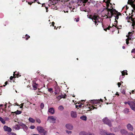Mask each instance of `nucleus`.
Listing matches in <instances>:
<instances>
[{"instance_id": "obj_1", "label": "nucleus", "mask_w": 135, "mask_h": 135, "mask_svg": "<svg viewBox=\"0 0 135 135\" xmlns=\"http://www.w3.org/2000/svg\"><path fill=\"white\" fill-rule=\"evenodd\" d=\"M110 8H112V9H108L109 12H107L106 15L107 18H111L113 16H115L117 14L118 12H119L115 9H113L112 6Z\"/></svg>"}, {"instance_id": "obj_2", "label": "nucleus", "mask_w": 135, "mask_h": 135, "mask_svg": "<svg viewBox=\"0 0 135 135\" xmlns=\"http://www.w3.org/2000/svg\"><path fill=\"white\" fill-rule=\"evenodd\" d=\"M92 21L95 23L96 26L98 25V24L100 23L99 19L100 18L97 15H93Z\"/></svg>"}, {"instance_id": "obj_3", "label": "nucleus", "mask_w": 135, "mask_h": 135, "mask_svg": "<svg viewBox=\"0 0 135 135\" xmlns=\"http://www.w3.org/2000/svg\"><path fill=\"white\" fill-rule=\"evenodd\" d=\"M103 122L105 124L108 125L109 127L112 126V124L111 120L107 117H105L102 119Z\"/></svg>"}, {"instance_id": "obj_4", "label": "nucleus", "mask_w": 135, "mask_h": 135, "mask_svg": "<svg viewBox=\"0 0 135 135\" xmlns=\"http://www.w3.org/2000/svg\"><path fill=\"white\" fill-rule=\"evenodd\" d=\"M37 129L41 134L45 135L46 132L44 129L43 127L40 126L37 127Z\"/></svg>"}, {"instance_id": "obj_5", "label": "nucleus", "mask_w": 135, "mask_h": 135, "mask_svg": "<svg viewBox=\"0 0 135 135\" xmlns=\"http://www.w3.org/2000/svg\"><path fill=\"white\" fill-rule=\"evenodd\" d=\"M128 104L133 110L135 111V103L131 101L128 102Z\"/></svg>"}, {"instance_id": "obj_6", "label": "nucleus", "mask_w": 135, "mask_h": 135, "mask_svg": "<svg viewBox=\"0 0 135 135\" xmlns=\"http://www.w3.org/2000/svg\"><path fill=\"white\" fill-rule=\"evenodd\" d=\"M56 118L52 116H49L48 118V120H49L50 123H54L55 122Z\"/></svg>"}, {"instance_id": "obj_7", "label": "nucleus", "mask_w": 135, "mask_h": 135, "mask_svg": "<svg viewBox=\"0 0 135 135\" xmlns=\"http://www.w3.org/2000/svg\"><path fill=\"white\" fill-rule=\"evenodd\" d=\"M90 103H92L93 105H95V104H98L100 103V101L99 99H93L91 100H89Z\"/></svg>"}, {"instance_id": "obj_8", "label": "nucleus", "mask_w": 135, "mask_h": 135, "mask_svg": "<svg viewBox=\"0 0 135 135\" xmlns=\"http://www.w3.org/2000/svg\"><path fill=\"white\" fill-rule=\"evenodd\" d=\"M71 115L73 118H76L77 117V113L75 111H72L71 112Z\"/></svg>"}, {"instance_id": "obj_9", "label": "nucleus", "mask_w": 135, "mask_h": 135, "mask_svg": "<svg viewBox=\"0 0 135 135\" xmlns=\"http://www.w3.org/2000/svg\"><path fill=\"white\" fill-rule=\"evenodd\" d=\"M18 123L19 125L22 127L23 129H27V127L22 122H18Z\"/></svg>"}, {"instance_id": "obj_10", "label": "nucleus", "mask_w": 135, "mask_h": 135, "mask_svg": "<svg viewBox=\"0 0 135 135\" xmlns=\"http://www.w3.org/2000/svg\"><path fill=\"white\" fill-rule=\"evenodd\" d=\"M3 128L5 131L10 132L12 131V129L9 127L6 126H4L3 127Z\"/></svg>"}, {"instance_id": "obj_11", "label": "nucleus", "mask_w": 135, "mask_h": 135, "mask_svg": "<svg viewBox=\"0 0 135 135\" xmlns=\"http://www.w3.org/2000/svg\"><path fill=\"white\" fill-rule=\"evenodd\" d=\"M127 127L128 129L131 131H132L133 129L132 126L130 123H128L127 124Z\"/></svg>"}, {"instance_id": "obj_12", "label": "nucleus", "mask_w": 135, "mask_h": 135, "mask_svg": "<svg viewBox=\"0 0 135 135\" xmlns=\"http://www.w3.org/2000/svg\"><path fill=\"white\" fill-rule=\"evenodd\" d=\"M106 3V7L105 8V9H107V12H109V9H111V8H108L109 6V4H110V5H112V4L110 3V1H107Z\"/></svg>"}, {"instance_id": "obj_13", "label": "nucleus", "mask_w": 135, "mask_h": 135, "mask_svg": "<svg viewBox=\"0 0 135 135\" xmlns=\"http://www.w3.org/2000/svg\"><path fill=\"white\" fill-rule=\"evenodd\" d=\"M79 135H94L93 133H87L85 132H81L79 134Z\"/></svg>"}, {"instance_id": "obj_14", "label": "nucleus", "mask_w": 135, "mask_h": 135, "mask_svg": "<svg viewBox=\"0 0 135 135\" xmlns=\"http://www.w3.org/2000/svg\"><path fill=\"white\" fill-rule=\"evenodd\" d=\"M133 15H131V16L129 17V18L131 19V20L133 21V23L132 26L133 27H134L135 25V22L134 21V18H133Z\"/></svg>"}, {"instance_id": "obj_15", "label": "nucleus", "mask_w": 135, "mask_h": 135, "mask_svg": "<svg viewBox=\"0 0 135 135\" xmlns=\"http://www.w3.org/2000/svg\"><path fill=\"white\" fill-rule=\"evenodd\" d=\"M66 128L69 130H71L73 129V126L70 124H67L66 125Z\"/></svg>"}, {"instance_id": "obj_16", "label": "nucleus", "mask_w": 135, "mask_h": 135, "mask_svg": "<svg viewBox=\"0 0 135 135\" xmlns=\"http://www.w3.org/2000/svg\"><path fill=\"white\" fill-rule=\"evenodd\" d=\"M100 133L102 135H115L113 133H110L108 134L107 132L104 131H101Z\"/></svg>"}, {"instance_id": "obj_17", "label": "nucleus", "mask_w": 135, "mask_h": 135, "mask_svg": "<svg viewBox=\"0 0 135 135\" xmlns=\"http://www.w3.org/2000/svg\"><path fill=\"white\" fill-rule=\"evenodd\" d=\"M13 76L14 78H16V77H18V76H21L16 71L14 72L13 73Z\"/></svg>"}, {"instance_id": "obj_18", "label": "nucleus", "mask_w": 135, "mask_h": 135, "mask_svg": "<svg viewBox=\"0 0 135 135\" xmlns=\"http://www.w3.org/2000/svg\"><path fill=\"white\" fill-rule=\"evenodd\" d=\"M48 112L52 114L54 113V109L53 108H50L48 110Z\"/></svg>"}, {"instance_id": "obj_19", "label": "nucleus", "mask_w": 135, "mask_h": 135, "mask_svg": "<svg viewBox=\"0 0 135 135\" xmlns=\"http://www.w3.org/2000/svg\"><path fill=\"white\" fill-rule=\"evenodd\" d=\"M91 105L90 107H89V108L90 109V110L91 111L92 110L94 109H97V107H96L94 105Z\"/></svg>"}, {"instance_id": "obj_20", "label": "nucleus", "mask_w": 135, "mask_h": 135, "mask_svg": "<svg viewBox=\"0 0 135 135\" xmlns=\"http://www.w3.org/2000/svg\"><path fill=\"white\" fill-rule=\"evenodd\" d=\"M122 76H123L122 78H123L125 76V75H127V70L123 71L122 72Z\"/></svg>"}, {"instance_id": "obj_21", "label": "nucleus", "mask_w": 135, "mask_h": 135, "mask_svg": "<svg viewBox=\"0 0 135 135\" xmlns=\"http://www.w3.org/2000/svg\"><path fill=\"white\" fill-rule=\"evenodd\" d=\"M120 132L122 134H126L127 133V132L124 129H122L120 130Z\"/></svg>"}, {"instance_id": "obj_22", "label": "nucleus", "mask_w": 135, "mask_h": 135, "mask_svg": "<svg viewBox=\"0 0 135 135\" xmlns=\"http://www.w3.org/2000/svg\"><path fill=\"white\" fill-rule=\"evenodd\" d=\"M55 91L60 93V88L58 86H56L55 87Z\"/></svg>"}, {"instance_id": "obj_23", "label": "nucleus", "mask_w": 135, "mask_h": 135, "mask_svg": "<svg viewBox=\"0 0 135 135\" xmlns=\"http://www.w3.org/2000/svg\"><path fill=\"white\" fill-rule=\"evenodd\" d=\"M38 84L36 83H34L32 84L34 90H36Z\"/></svg>"}, {"instance_id": "obj_24", "label": "nucleus", "mask_w": 135, "mask_h": 135, "mask_svg": "<svg viewBox=\"0 0 135 135\" xmlns=\"http://www.w3.org/2000/svg\"><path fill=\"white\" fill-rule=\"evenodd\" d=\"M88 1V0H79V2H82V3H83L84 6V4L86 3Z\"/></svg>"}, {"instance_id": "obj_25", "label": "nucleus", "mask_w": 135, "mask_h": 135, "mask_svg": "<svg viewBox=\"0 0 135 135\" xmlns=\"http://www.w3.org/2000/svg\"><path fill=\"white\" fill-rule=\"evenodd\" d=\"M12 113H15L17 115L19 114H21L22 113V111L17 110L16 111H15L14 112H12Z\"/></svg>"}, {"instance_id": "obj_26", "label": "nucleus", "mask_w": 135, "mask_h": 135, "mask_svg": "<svg viewBox=\"0 0 135 135\" xmlns=\"http://www.w3.org/2000/svg\"><path fill=\"white\" fill-rule=\"evenodd\" d=\"M28 120L29 122L32 123H34L35 122V120L31 117H30L29 118Z\"/></svg>"}, {"instance_id": "obj_27", "label": "nucleus", "mask_w": 135, "mask_h": 135, "mask_svg": "<svg viewBox=\"0 0 135 135\" xmlns=\"http://www.w3.org/2000/svg\"><path fill=\"white\" fill-rule=\"evenodd\" d=\"M121 15V13L120 12H118L117 14L114 16L115 17V19H117L118 20L119 18V16H120Z\"/></svg>"}, {"instance_id": "obj_28", "label": "nucleus", "mask_w": 135, "mask_h": 135, "mask_svg": "<svg viewBox=\"0 0 135 135\" xmlns=\"http://www.w3.org/2000/svg\"><path fill=\"white\" fill-rule=\"evenodd\" d=\"M18 124H16L14 126V128L16 130H19L20 129V127Z\"/></svg>"}, {"instance_id": "obj_29", "label": "nucleus", "mask_w": 135, "mask_h": 135, "mask_svg": "<svg viewBox=\"0 0 135 135\" xmlns=\"http://www.w3.org/2000/svg\"><path fill=\"white\" fill-rule=\"evenodd\" d=\"M80 118L84 120H86L87 119V117L86 116L83 115L80 117Z\"/></svg>"}, {"instance_id": "obj_30", "label": "nucleus", "mask_w": 135, "mask_h": 135, "mask_svg": "<svg viewBox=\"0 0 135 135\" xmlns=\"http://www.w3.org/2000/svg\"><path fill=\"white\" fill-rule=\"evenodd\" d=\"M120 92L122 93L124 95H125L126 94L125 90L123 88H122L121 89V90H120Z\"/></svg>"}, {"instance_id": "obj_31", "label": "nucleus", "mask_w": 135, "mask_h": 135, "mask_svg": "<svg viewBox=\"0 0 135 135\" xmlns=\"http://www.w3.org/2000/svg\"><path fill=\"white\" fill-rule=\"evenodd\" d=\"M0 121L3 124H5L6 122L1 117H0Z\"/></svg>"}, {"instance_id": "obj_32", "label": "nucleus", "mask_w": 135, "mask_h": 135, "mask_svg": "<svg viewBox=\"0 0 135 135\" xmlns=\"http://www.w3.org/2000/svg\"><path fill=\"white\" fill-rule=\"evenodd\" d=\"M129 109L127 108H126L124 110L123 112L124 113H127L129 112Z\"/></svg>"}, {"instance_id": "obj_33", "label": "nucleus", "mask_w": 135, "mask_h": 135, "mask_svg": "<svg viewBox=\"0 0 135 135\" xmlns=\"http://www.w3.org/2000/svg\"><path fill=\"white\" fill-rule=\"evenodd\" d=\"M30 36L27 34H26L25 37H23V38H25L26 40H27L29 38H30Z\"/></svg>"}, {"instance_id": "obj_34", "label": "nucleus", "mask_w": 135, "mask_h": 135, "mask_svg": "<svg viewBox=\"0 0 135 135\" xmlns=\"http://www.w3.org/2000/svg\"><path fill=\"white\" fill-rule=\"evenodd\" d=\"M120 128V126H118V128L117 127H115L114 129V131L115 132L118 131L119 130V129Z\"/></svg>"}, {"instance_id": "obj_35", "label": "nucleus", "mask_w": 135, "mask_h": 135, "mask_svg": "<svg viewBox=\"0 0 135 135\" xmlns=\"http://www.w3.org/2000/svg\"><path fill=\"white\" fill-rule=\"evenodd\" d=\"M64 108L62 105L58 107V109L60 110H62L64 109Z\"/></svg>"}, {"instance_id": "obj_36", "label": "nucleus", "mask_w": 135, "mask_h": 135, "mask_svg": "<svg viewBox=\"0 0 135 135\" xmlns=\"http://www.w3.org/2000/svg\"><path fill=\"white\" fill-rule=\"evenodd\" d=\"M44 107V104L43 103H41V104H40V108L41 109H43V108Z\"/></svg>"}, {"instance_id": "obj_37", "label": "nucleus", "mask_w": 135, "mask_h": 135, "mask_svg": "<svg viewBox=\"0 0 135 135\" xmlns=\"http://www.w3.org/2000/svg\"><path fill=\"white\" fill-rule=\"evenodd\" d=\"M61 98H66V95L65 94L64 95L61 94L60 95Z\"/></svg>"}, {"instance_id": "obj_38", "label": "nucleus", "mask_w": 135, "mask_h": 135, "mask_svg": "<svg viewBox=\"0 0 135 135\" xmlns=\"http://www.w3.org/2000/svg\"><path fill=\"white\" fill-rule=\"evenodd\" d=\"M126 37H128V38L126 39L127 40H128L129 41H130V40L132 41H133V38H130L129 36H128L127 35H126Z\"/></svg>"}, {"instance_id": "obj_39", "label": "nucleus", "mask_w": 135, "mask_h": 135, "mask_svg": "<svg viewBox=\"0 0 135 135\" xmlns=\"http://www.w3.org/2000/svg\"><path fill=\"white\" fill-rule=\"evenodd\" d=\"M48 91L51 93H53V89L52 88H48Z\"/></svg>"}, {"instance_id": "obj_40", "label": "nucleus", "mask_w": 135, "mask_h": 135, "mask_svg": "<svg viewBox=\"0 0 135 135\" xmlns=\"http://www.w3.org/2000/svg\"><path fill=\"white\" fill-rule=\"evenodd\" d=\"M115 21H114V22L116 23V25L115 23H114V24L115 25V26L114 25H113L112 26V27L114 26H115V27H117L118 29L119 28L117 27V23H118V21L117 20H116V19H115Z\"/></svg>"}, {"instance_id": "obj_41", "label": "nucleus", "mask_w": 135, "mask_h": 135, "mask_svg": "<svg viewBox=\"0 0 135 135\" xmlns=\"http://www.w3.org/2000/svg\"><path fill=\"white\" fill-rule=\"evenodd\" d=\"M94 105L96 107H97V108H98L99 107H101V104H100V103H99L97 105Z\"/></svg>"}, {"instance_id": "obj_42", "label": "nucleus", "mask_w": 135, "mask_h": 135, "mask_svg": "<svg viewBox=\"0 0 135 135\" xmlns=\"http://www.w3.org/2000/svg\"><path fill=\"white\" fill-rule=\"evenodd\" d=\"M36 122L38 123H40L41 122L40 119L38 118H36Z\"/></svg>"}, {"instance_id": "obj_43", "label": "nucleus", "mask_w": 135, "mask_h": 135, "mask_svg": "<svg viewBox=\"0 0 135 135\" xmlns=\"http://www.w3.org/2000/svg\"><path fill=\"white\" fill-rule=\"evenodd\" d=\"M131 93H132L133 94H135V90H132L131 92H129V95H131Z\"/></svg>"}, {"instance_id": "obj_44", "label": "nucleus", "mask_w": 135, "mask_h": 135, "mask_svg": "<svg viewBox=\"0 0 135 135\" xmlns=\"http://www.w3.org/2000/svg\"><path fill=\"white\" fill-rule=\"evenodd\" d=\"M77 3L79 6H82L83 4V3L82 2H79V1H78Z\"/></svg>"}, {"instance_id": "obj_45", "label": "nucleus", "mask_w": 135, "mask_h": 135, "mask_svg": "<svg viewBox=\"0 0 135 135\" xmlns=\"http://www.w3.org/2000/svg\"><path fill=\"white\" fill-rule=\"evenodd\" d=\"M40 89H38V93H37V95H41V94L42 93V92L41 91H39V90H40Z\"/></svg>"}, {"instance_id": "obj_46", "label": "nucleus", "mask_w": 135, "mask_h": 135, "mask_svg": "<svg viewBox=\"0 0 135 135\" xmlns=\"http://www.w3.org/2000/svg\"><path fill=\"white\" fill-rule=\"evenodd\" d=\"M66 132L68 134H71L72 133V132L70 131H66Z\"/></svg>"}, {"instance_id": "obj_47", "label": "nucleus", "mask_w": 135, "mask_h": 135, "mask_svg": "<svg viewBox=\"0 0 135 135\" xmlns=\"http://www.w3.org/2000/svg\"><path fill=\"white\" fill-rule=\"evenodd\" d=\"M57 98L59 100H60L61 99V98L60 95L58 96V97H57Z\"/></svg>"}, {"instance_id": "obj_48", "label": "nucleus", "mask_w": 135, "mask_h": 135, "mask_svg": "<svg viewBox=\"0 0 135 135\" xmlns=\"http://www.w3.org/2000/svg\"><path fill=\"white\" fill-rule=\"evenodd\" d=\"M132 53H134L135 55V48L133 49L131 51Z\"/></svg>"}, {"instance_id": "obj_49", "label": "nucleus", "mask_w": 135, "mask_h": 135, "mask_svg": "<svg viewBox=\"0 0 135 135\" xmlns=\"http://www.w3.org/2000/svg\"><path fill=\"white\" fill-rule=\"evenodd\" d=\"M9 135H17L16 133L13 132H11L10 133Z\"/></svg>"}, {"instance_id": "obj_50", "label": "nucleus", "mask_w": 135, "mask_h": 135, "mask_svg": "<svg viewBox=\"0 0 135 135\" xmlns=\"http://www.w3.org/2000/svg\"><path fill=\"white\" fill-rule=\"evenodd\" d=\"M102 27L104 28V30H105V31H107V28H105V27H104V26L103 25H102Z\"/></svg>"}, {"instance_id": "obj_51", "label": "nucleus", "mask_w": 135, "mask_h": 135, "mask_svg": "<svg viewBox=\"0 0 135 135\" xmlns=\"http://www.w3.org/2000/svg\"><path fill=\"white\" fill-rule=\"evenodd\" d=\"M35 128V126L33 125L31 126L30 127V128L31 129H34Z\"/></svg>"}, {"instance_id": "obj_52", "label": "nucleus", "mask_w": 135, "mask_h": 135, "mask_svg": "<svg viewBox=\"0 0 135 135\" xmlns=\"http://www.w3.org/2000/svg\"><path fill=\"white\" fill-rule=\"evenodd\" d=\"M93 15H90L89 16V18L90 19H91L92 20L93 19Z\"/></svg>"}, {"instance_id": "obj_53", "label": "nucleus", "mask_w": 135, "mask_h": 135, "mask_svg": "<svg viewBox=\"0 0 135 135\" xmlns=\"http://www.w3.org/2000/svg\"><path fill=\"white\" fill-rule=\"evenodd\" d=\"M126 44L128 45V44H129V41L128 40H127L126 39Z\"/></svg>"}, {"instance_id": "obj_54", "label": "nucleus", "mask_w": 135, "mask_h": 135, "mask_svg": "<svg viewBox=\"0 0 135 135\" xmlns=\"http://www.w3.org/2000/svg\"><path fill=\"white\" fill-rule=\"evenodd\" d=\"M112 27H111L110 26H109L108 27H107V30H109L110 28H112Z\"/></svg>"}, {"instance_id": "obj_55", "label": "nucleus", "mask_w": 135, "mask_h": 135, "mask_svg": "<svg viewBox=\"0 0 135 135\" xmlns=\"http://www.w3.org/2000/svg\"><path fill=\"white\" fill-rule=\"evenodd\" d=\"M118 85L119 87H120V85H121V84L120 82H118L117 84Z\"/></svg>"}, {"instance_id": "obj_56", "label": "nucleus", "mask_w": 135, "mask_h": 135, "mask_svg": "<svg viewBox=\"0 0 135 135\" xmlns=\"http://www.w3.org/2000/svg\"><path fill=\"white\" fill-rule=\"evenodd\" d=\"M129 36H131L132 35V32H129L128 33Z\"/></svg>"}, {"instance_id": "obj_57", "label": "nucleus", "mask_w": 135, "mask_h": 135, "mask_svg": "<svg viewBox=\"0 0 135 135\" xmlns=\"http://www.w3.org/2000/svg\"><path fill=\"white\" fill-rule=\"evenodd\" d=\"M79 18H77L76 19V22H78L79 21Z\"/></svg>"}, {"instance_id": "obj_58", "label": "nucleus", "mask_w": 135, "mask_h": 135, "mask_svg": "<svg viewBox=\"0 0 135 135\" xmlns=\"http://www.w3.org/2000/svg\"><path fill=\"white\" fill-rule=\"evenodd\" d=\"M45 8H46V12H47L48 11V8L47 7H46V6H45Z\"/></svg>"}, {"instance_id": "obj_59", "label": "nucleus", "mask_w": 135, "mask_h": 135, "mask_svg": "<svg viewBox=\"0 0 135 135\" xmlns=\"http://www.w3.org/2000/svg\"><path fill=\"white\" fill-rule=\"evenodd\" d=\"M15 105H17V106H20V105H19L18 104V103H16L15 104H14V106H15Z\"/></svg>"}, {"instance_id": "obj_60", "label": "nucleus", "mask_w": 135, "mask_h": 135, "mask_svg": "<svg viewBox=\"0 0 135 135\" xmlns=\"http://www.w3.org/2000/svg\"><path fill=\"white\" fill-rule=\"evenodd\" d=\"M13 78H14L13 76H11L10 78V80H12V79H13Z\"/></svg>"}, {"instance_id": "obj_61", "label": "nucleus", "mask_w": 135, "mask_h": 135, "mask_svg": "<svg viewBox=\"0 0 135 135\" xmlns=\"http://www.w3.org/2000/svg\"><path fill=\"white\" fill-rule=\"evenodd\" d=\"M23 103H22L21 104V105L20 107V108H23Z\"/></svg>"}, {"instance_id": "obj_62", "label": "nucleus", "mask_w": 135, "mask_h": 135, "mask_svg": "<svg viewBox=\"0 0 135 135\" xmlns=\"http://www.w3.org/2000/svg\"><path fill=\"white\" fill-rule=\"evenodd\" d=\"M34 2H28V4H29L30 5H31L32 3H33Z\"/></svg>"}, {"instance_id": "obj_63", "label": "nucleus", "mask_w": 135, "mask_h": 135, "mask_svg": "<svg viewBox=\"0 0 135 135\" xmlns=\"http://www.w3.org/2000/svg\"><path fill=\"white\" fill-rule=\"evenodd\" d=\"M52 23V25L53 26H54L55 23L54 22H53Z\"/></svg>"}, {"instance_id": "obj_64", "label": "nucleus", "mask_w": 135, "mask_h": 135, "mask_svg": "<svg viewBox=\"0 0 135 135\" xmlns=\"http://www.w3.org/2000/svg\"><path fill=\"white\" fill-rule=\"evenodd\" d=\"M59 92H57V91H55V92H54V93L55 94V95H56V94H57L58 93H59Z\"/></svg>"}]
</instances>
